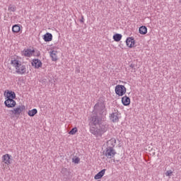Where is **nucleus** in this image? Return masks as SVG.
<instances>
[{
  "label": "nucleus",
  "instance_id": "f257e3e1",
  "mask_svg": "<svg viewBox=\"0 0 181 181\" xmlns=\"http://www.w3.org/2000/svg\"><path fill=\"white\" fill-rule=\"evenodd\" d=\"M95 115L91 116L89 122L90 132H93V128H97L102 122L105 121V116L107 115V109L105 108V103L104 102H98L94 106Z\"/></svg>",
  "mask_w": 181,
  "mask_h": 181
},
{
  "label": "nucleus",
  "instance_id": "f03ea898",
  "mask_svg": "<svg viewBox=\"0 0 181 181\" xmlns=\"http://www.w3.org/2000/svg\"><path fill=\"white\" fill-rule=\"evenodd\" d=\"M11 64L16 69V73H17V74H21V76L26 74V71H28V66L22 64V62L18 59H11Z\"/></svg>",
  "mask_w": 181,
  "mask_h": 181
},
{
  "label": "nucleus",
  "instance_id": "7ed1b4c3",
  "mask_svg": "<svg viewBox=\"0 0 181 181\" xmlns=\"http://www.w3.org/2000/svg\"><path fill=\"white\" fill-rule=\"evenodd\" d=\"M109 125L105 122V120H103L98 126V127L93 128L92 132L90 134H93L95 136H103V134H105L107 131H108Z\"/></svg>",
  "mask_w": 181,
  "mask_h": 181
},
{
  "label": "nucleus",
  "instance_id": "20e7f679",
  "mask_svg": "<svg viewBox=\"0 0 181 181\" xmlns=\"http://www.w3.org/2000/svg\"><path fill=\"white\" fill-rule=\"evenodd\" d=\"M26 107L25 105H18L17 107L13 108L11 110H9L11 115H15L17 118H19L21 114L25 111Z\"/></svg>",
  "mask_w": 181,
  "mask_h": 181
},
{
  "label": "nucleus",
  "instance_id": "39448f33",
  "mask_svg": "<svg viewBox=\"0 0 181 181\" xmlns=\"http://www.w3.org/2000/svg\"><path fill=\"white\" fill-rule=\"evenodd\" d=\"M103 155L107 158V159H112L115 155H117V151L115 149L106 147L105 151H103Z\"/></svg>",
  "mask_w": 181,
  "mask_h": 181
},
{
  "label": "nucleus",
  "instance_id": "423d86ee",
  "mask_svg": "<svg viewBox=\"0 0 181 181\" xmlns=\"http://www.w3.org/2000/svg\"><path fill=\"white\" fill-rule=\"evenodd\" d=\"M115 91L117 95L122 97L127 93V88L124 85H117L115 86Z\"/></svg>",
  "mask_w": 181,
  "mask_h": 181
},
{
  "label": "nucleus",
  "instance_id": "0eeeda50",
  "mask_svg": "<svg viewBox=\"0 0 181 181\" xmlns=\"http://www.w3.org/2000/svg\"><path fill=\"white\" fill-rule=\"evenodd\" d=\"M34 53L35 48H25L21 52V56H24V57H32Z\"/></svg>",
  "mask_w": 181,
  "mask_h": 181
},
{
  "label": "nucleus",
  "instance_id": "6e6552de",
  "mask_svg": "<svg viewBox=\"0 0 181 181\" xmlns=\"http://www.w3.org/2000/svg\"><path fill=\"white\" fill-rule=\"evenodd\" d=\"M4 105L7 107V108H13L16 107V101L13 99H6L4 102Z\"/></svg>",
  "mask_w": 181,
  "mask_h": 181
},
{
  "label": "nucleus",
  "instance_id": "1a4fd4ad",
  "mask_svg": "<svg viewBox=\"0 0 181 181\" xmlns=\"http://www.w3.org/2000/svg\"><path fill=\"white\" fill-rule=\"evenodd\" d=\"M4 95L6 97V100H8V98L10 100H15L16 98V94L12 90H7V93L5 92Z\"/></svg>",
  "mask_w": 181,
  "mask_h": 181
},
{
  "label": "nucleus",
  "instance_id": "9d476101",
  "mask_svg": "<svg viewBox=\"0 0 181 181\" xmlns=\"http://www.w3.org/2000/svg\"><path fill=\"white\" fill-rule=\"evenodd\" d=\"M110 119L112 122H118L119 121V116L118 112H115L110 115Z\"/></svg>",
  "mask_w": 181,
  "mask_h": 181
},
{
  "label": "nucleus",
  "instance_id": "9b49d317",
  "mask_svg": "<svg viewBox=\"0 0 181 181\" xmlns=\"http://www.w3.org/2000/svg\"><path fill=\"white\" fill-rule=\"evenodd\" d=\"M126 45L130 48L134 47V46H135V39L132 37H127L126 40Z\"/></svg>",
  "mask_w": 181,
  "mask_h": 181
},
{
  "label": "nucleus",
  "instance_id": "f8f14e48",
  "mask_svg": "<svg viewBox=\"0 0 181 181\" xmlns=\"http://www.w3.org/2000/svg\"><path fill=\"white\" fill-rule=\"evenodd\" d=\"M115 145H117V140L114 138H112L107 142V148L114 149Z\"/></svg>",
  "mask_w": 181,
  "mask_h": 181
},
{
  "label": "nucleus",
  "instance_id": "ddd939ff",
  "mask_svg": "<svg viewBox=\"0 0 181 181\" xmlns=\"http://www.w3.org/2000/svg\"><path fill=\"white\" fill-rule=\"evenodd\" d=\"M42 61H40V59H33V62H32V66H34L35 67V69H39V67H42Z\"/></svg>",
  "mask_w": 181,
  "mask_h": 181
},
{
  "label": "nucleus",
  "instance_id": "4468645a",
  "mask_svg": "<svg viewBox=\"0 0 181 181\" xmlns=\"http://www.w3.org/2000/svg\"><path fill=\"white\" fill-rule=\"evenodd\" d=\"M122 103L123 105L128 106L131 104V99L129 98V97L125 95L122 98Z\"/></svg>",
  "mask_w": 181,
  "mask_h": 181
},
{
  "label": "nucleus",
  "instance_id": "2eb2a0df",
  "mask_svg": "<svg viewBox=\"0 0 181 181\" xmlns=\"http://www.w3.org/2000/svg\"><path fill=\"white\" fill-rule=\"evenodd\" d=\"M43 40L45 42H52L53 40V35L50 33H47L45 35H44Z\"/></svg>",
  "mask_w": 181,
  "mask_h": 181
},
{
  "label": "nucleus",
  "instance_id": "dca6fc26",
  "mask_svg": "<svg viewBox=\"0 0 181 181\" xmlns=\"http://www.w3.org/2000/svg\"><path fill=\"white\" fill-rule=\"evenodd\" d=\"M105 169H103L102 170H100L99 173H98L95 177L94 179L95 180H98L99 179H101V177H103V176H104V175H105Z\"/></svg>",
  "mask_w": 181,
  "mask_h": 181
},
{
  "label": "nucleus",
  "instance_id": "f3484780",
  "mask_svg": "<svg viewBox=\"0 0 181 181\" xmlns=\"http://www.w3.org/2000/svg\"><path fill=\"white\" fill-rule=\"evenodd\" d=\"M3 162L6 163V165H11V156L9 154H6L3 156Z\"/></svg>",
  "mask_w": 181,
  "mask_h": 181
},
{
  "label": "nucleus",
  "instance_id": "a211bd4d",
  "mask_svg": "<svg viewBox=\"0 0 181 181\" xmlns=\"http://www.w3.org/2000/svg\"><path fill=\"white\" fill-rule=\"evenodd\" d=\"M12 32L13 33H19L21 32V25L15 24L12 27Z\"/></svg>",
  "mask_w": 181,
  "mask_h": 181
},
{
  "label": "nucleus",
  "instance_id": "6ab92c4d",
  "mask_svg": "<svg viewBox=\"0 0 181 181\" xmlns=\"http://www.w3.org/2000/svg\"><path fill=\"white\" fill-rule=\"evenodd\" d=\"M50 57H52V62H57V51L53 50L49 52Z\"/></svg>",
  "mask_w": 181,
  "mask_h": 181
},
{
  "label": "nucleus",
  "instance_id": "aec40b11",
  "mask_svg": "<svg viewBox=\"0 0 181 181\" xmlns=\"http://www.w3.org/2000/svg\"><path fill=\"white\" fill-rule=\"evenodd\" d=\"M139 32L140 35H146L148 33V28L145 25H142L139 28Z\"/></svg>",
  "mask_w": 181,
  "mask_h": 181
},
{
  "label": "nucleus",
  "instance_id": "412c9836",
  "mask_svg": "<svg viewBox=\"0 0 181 181\" xmlns=\"http://www.w3.org/2000/svg\"><path fill=\"white\" fill-rule=\"evenodd\" d=\"M61 173L63 175V176H66V177H69V176H70V171H69L67 168H62Z\"/></svg>",
  "mask_w": 181,
  "mask_h": 181
},
{
  "label": "nucleus",
  "instance_id": "4be33fe9",
  "mask_svg": "<svg viewBox=\"0 0 181 181\" xmlns=\"http://www.w3.org/2000/svg\"><path fill=\"white\" fill-rule=\"evenodd\" d=\"M36 114H37V109H33L28 112V115H29V117H35V115H36Z\"/></svg>",
  "mask_w": 181,
  "mask_h": 181
},
{
  "label": "nucleus",
  "instance_id": "5701e85b",
  "mask_svg": "<svg viewBox=\"0 0 181 181\" xmlns=\"http://www.w3.org/2000/svg\"><path fill=\"white\" fill-rule=\"evenodd\" d=\"M121 39H122V35L121 34H115V35H113V40H115V42H119Z\"/></svg>",
  "mask_w": 181,
  "mask_h": 181
},
{
  "label": "nucleus",
  "instance_id": "b1692460",
  "mask_svg": "<svg viewBox=\"0 0 181 181\" xmlns=\"http://www.w3.org/2000/svg\"><path fill=\"white\" fill-rule=\"evenodd\" d=\"M78 129L77 127H74L71 129V131L69 132V135H75V134L77 132Z\"/></svg>",
  "mask_w": 181,
  "mask_h": 181
},
{
  "label": "nucleus",
  "instance_id": "393cba45",
  "mask_svg": "<svg viewBox=\"0 0 181 181\" xmlns=\"http://www.w3.org/2000/svg\"><path fill=\"white\" fill-rule=\"evenodd\" d=\"M8 11H10V12H16V6L12 5L8 6Z\"/></svg>",
  "mask_w": 181,
  "mask_h": 181
},
{
  "label": "nucleus",
  "instance_id": "a878e982",
  "mask_svg": "<svg viewBox=\"0 0 181 181\" xmlns=\"http://www.w3.org/2000/svg\"><path fill=\"white\" fill-rule=\"evenodd\" d=\"M33 56H35V57H40V51L37 49H34V53L33 54Z\"/></svg>",
  "mask_w": 181,
  "mask_h": 181
},
{
  "label": "nucleus",
  "instance_id": "bb28decb",
  "mask_svg": "<svg viewBox=\"0 0 181 181\" xmlns=\"http://www.w3.org/2000/svg\"><path fill=\"white\" fill-rule=\"evenodd\" d=\"M74 163H80V158L76 157V158L72 159Z\"/></svg>",
  "mask_w": 181,
  "mask_h": 181
},
{
  "label": "nucleus",
  "instance_id": "cd10ccee",
  "mask_svg": "<svg viewBox=\"0 0 181 181\" xmlns=\"http://www.w3.org/2000/svg\"><path fill=\"white\" fill-rule=\"evenodd\" d=\"M173 173V171H172V170H168L165 172V176H172Z\"/></svg>",
  "mask_w": 181,
  "mask_h": 181
},
{
  "label": "nucleus",
  "instance_id": "c85d7f7f",
  "mask_svg": "<svg viewBox=\"0 0 181 181\" xmlns=\"http://www.w3.org/2000/svg\"><path fill=\"white\" fill-rule=\"evenodd\" d=\"M129 67H130L131 69H132V70H135L136 65L134 64H131L129 65Z\"/></svg>",
  "mask_w": 181,
  "mask_h": 181
},
{
  "label": "nucleus",
  "instance_id": "c756f323",
  "mask_svg": "<svg viewBox=\"0 0 181 181\" xmlns=\"http://www.w3.org/2000/svg\"><path fill=\"white\" fill-rule=\"evenodd\" d=\"M81 23H84V16H81V19L80 20Z\"/></svg>",
  "mask_w": 181,
  "mask_h": 181
}]
</instances>
